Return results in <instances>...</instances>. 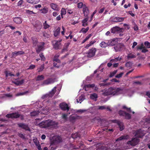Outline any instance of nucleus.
<instances>
[{"label": "nucleus", "mask_w": 150, "mask_h": 150, "mask_svg": "<svg viewBox=\"0 0 150 150\" xmlns=\"http://www.w3.org/2000/svg\"><path fill=\"white\" fill-rule=\"evenodd\" d=\"M91 36V34L88 35L87 36L85 39L83 40V41L81 43L83 44L85 42H86L87 40H88Z\"/></svg>", "instance_id": "nucleus-46"}, {"label": "nucleus", "mask_w": 150, "mask_h": 150, "mask_svg": "<svg viewBox=\"0 0 150 150\" xmlns=\"http://www.w3.org/2000/svg\"><path fill=\"white\" fill-rule=\"evenodd\" d=\"M37 125H38L41 128H46L49 127H55L58 124L57 122L53 121L50 120H48L43 121L39 124L35 123Z\"/></svg>", "instance_id": "nucleus-2"}, {"label": "nucleus", "mask_w": 150, "mask_h": 150, "mask_svg": "<svg viewBox=\"0 0 150 150\" xmlns=\"http://www.w3.org/2000/svg\"><path fill=\"white\" fill-rule=\"evenodd\" d=\"M33 142L36 146H37L38 145L40 144L39 141L37 140V139H34Z\"/></svg>", "instance_id": "nucleus-57"}, {"label": "nucleus", "mask_w": 150, "mask_h": 150, "mask_svg": "<svg viewBox=\"0 0 150 150\" xmlns=\"http://www.w3.org/2000/svg\"><path fill=\"white\" fill-rule=\"evenodd\" d=\"M85 5H83L82 2H80L78 4L77 7L79 8H81L83 6Z\"/></svg>", "instance_id": "nucleus-54"}, {"label": "nucleus", "mask_w": 150, "mask_h": 150, "mask_svg": "<svg viewBox=\"0 0 150 150\" xmlns=\"http://www.w3.org/2000/svg\"><path fill=\"white\" fill-rule=\"evenodd\" d=\"M44 79V76L43 75H39L38 76L36 80L37 81H41Z\"/></svg>", "instance_id": "nucleus-44"}, {"label": "nucleus", "mask_w": 150, "mask_h": 150, "mask_svg": "<svg viewBox=\"0 0 150 150\" xmlns=\"http://www.w3.org/2000/svg\"><path fill=\"white\" fill-rule=\"evenodd\" d=\"M83 144V143H81L80 145H78L77 146H74L73 145H72V146H73V147L74 149H75L79 148H80V147Z\"/></svg>", "instance_id": "nucleus-59"}, {"label": "nucleus", "mask_w": 150, "mask_h": 150, "mask_svg": "<svg viewBox=\"0 0 150 150\" xmlns=\"http://www.w3.org/2000/svg\"><path fill=\"white\" fill-rule=\"evenodd\" d=\"M5 73L6 75V77H8V76H15L14 74H12L11 73L8 72L7 71H6L5 72Z\"/></svg>", "instance_id": "nucleus-47"}, {"label": "nucleus", "mask_w": 150, "mask_h": 150, "mask_svg": "<svg viewBox=\"0 0 150 150\" xmlns=\"http://www.w3.org/2000/svg\"><path fill=\"white\" fill-rule=\"evenodd\" d=\"M50 6L51 8L54 11H59V8L57 4L52 3L50 4Z\"/></svg>", "instance_id": "nucleus-22"}, {"label": "nucleus", "mask_w": 150, "mask_h": 150, "mask_svg": "<svg viewBox=\"0 0 150 150\" xmlns=\"http://www.w3.org/2000/svg\"><path fill=\"white\" fill-rule=\"evenodd\" d=\"M111 33L113 34L120 33H123L124 31V28H120L116 26L113 27L111 29Z\"/></svg>", "instance_id": "nucleus-5"}, {"label": "nucleus", "mask_w": 150, "mask_h": 150, "mask_svg": "<svg viewBox=\"0 0 150 150\" xmlns=\"http://www.w3.org/2000/svg\"><path fill=\"white\" fill-rule=\"evenodd\" d=\"M59 54H57L55 55L53 59V61L56 62L58 63L60 62V61L58 59V58L59 57Z\"/></svg>", "instance_id": "nucleus-35"}, {"label": "nucleus", "mask_w": 150, "mask_h": 150, "mask_svg": "<svg viewBox=\"0 0 150 150\" xmlns=\"http://www.w3.org/2000/svg\"><path fill=\"white\" fill-rule=\"evenodd\" d=\"M66 13V11L65 9L64 8H62L61 11V15L62 16V18H63V15H65Z\"/></svg>", "instance_id": "nucleus-43"}, {"label": "nucleus", "mask_w": 150, "mask_h": 150, "mask_svg": "<svg viewBox=\"0 0 150 150\" xmlns=\"http://www.w3.org/2000/svg\"><path fill=\"white\" fill-rule=\"evenodd\" d=\"M42 27V23L40 22H37L34 25V29L36 31L39 32Z\"/></svg>", "instance_id": "nucleus-15"}, {"label": "nucleus", "mask_w": 150, "mask_h": 150, "mask_svg": "<svg viewBox=\"0 0 150 150\" xmlns=\"http://www.w3.org/2000/svg\"><path fill=\"white\" fill-rule=\"evenodd\" d=\"M59 105L61 109L64 110H67L68 111L69 110L68 105L65 103H61Z\"/></svg>", "instance_id": "nucleus-20"}, {"label": "nucleus", "mask_w": 150, "mask_h": 150, "mask_svg": "<svg viewBox=\"0 0 150 150\" xmlns=\"http://www.w3.org/2000/svg\"><path fill=\"white\" fill-rule=\"evenodd\" d=\"M145 48L143 43H142L140 46H137V50H142Z\"/></svg>", "instance_id": "nucleus-51"}, {"label": "nucleus", "mask_w": 150, "mask_h": 150, "mask_svg": "<svg viewBox=\"0 0 150 150\" xmlns=\"http://www.w3.org/2000/svg\"><path fill=\"white\" fill-rule=\"evenodd\" d=\"M57 87H58V86L54 87L49 93L43 96L42 97V98L43 99L45 98L48 99L52 97L56 91V90Z\"/></svg>", "instance_id": "nucleus-3"}, {"label": "nucleus", "mask_w": 150, "mask_h": 150, "mask_svg": "<svg viewBox=\"0 0 150 150\" xmlns=\"http://www.w3.org/2000/svg\"><path fill=\"white\" fill-rule=\"evenodd\" d=\"M39 56L41 58V60L42 61H45V58L44 56L43 53H40L39 54Z\"/></svg>", "instance_id": "nucleus-53"}, {"label": "nucleus", "mask_w": 150, "mask_h": 150, "mask_svg": "<svg viewBox=\"0 0 150 150\" xmlns=\"http://www.w3.org/2000/svg\"><path fill=\"white\" fill-rule=\"evenodd\" d=\"M57 147L55 146H53L52 145H51L49 147V150H54L56 149Z\"/></svg>", "instance_id": "nucleus-56"}, {"label": "nucleus", "mask_w": 150, "mask_h": 150, "mask_svg": "<svg viewBox=\"0 0 150 150\" xmlns=\"http://www.w3.org/2000/svg\"><path fill=\"white\" fill-rule=\"evenodd\" d=\"M114 48L116 52L120 51L122 50V46L120 44H117L115 46Z\"/></svg>", "instance_id": "nucleus-27"}, {"label": "nucleus", "mask_w": 150, "mask_h": 150, "mask_svg": "<svg viewBox=\"0 0 150 150\" xmlns=\"http://www.w3.org/2000/svg\"><path fill=\"white\" fill-rule=\"evenodd\" d=\"M43 28L45 29H46L49 28L50 26L47 23V21H45L44 22H43Z\"/></svg>", "instance_id": "nucleus-30"}, {"label": "nucleus", "mask_w": 150, "mask_h": 150, "mask_svg": "<svg viewBox=\"0 0 150 150\" xmlns=\"http://www.w3.org/2000/svg\"><path fill=\"white\" fill-rule=\"evenodd\" d=\"M18 126L23 129H25L27 130H29V128L28 125L23 123H19L18 124Z\"/></svg>", "instance_id": "nucleus-21"}, {"label": "nucleus", "mask_w": 150, "mask_h": 150, "mask_svg": "<svg viewBox=\"0 0 150 150\" xmlns=\"http://www.w3.org/2000/svg\"><path fill=\"white\" fill-rule=\"evenodd\" d=\"M54 81V80L53 79L51 78H49L44 81L42 85H49L53 83Z\"/></svg>", "instance_id": "nucleus-18"}, {"label": "nucleus", "mask_w": 150, "mask_h": 150, "mask_svg": "<svg viewBox=\"0 0 150 150\" xmlns=\"http://www.w3.org/2000/svg\"><path fill=\"white\" fill-rule=\"evenodd\" d=\"M44 69V64H43L39 68H38L37 69L39 70L38 71V72H40L42 71L43 69Z\"/></svg>", "instance_id": "nucleus-49"}, {"label": "nucleus", "mask_w": 150, "mask_h": 150, "mask_svg": "<svg viewBox=\"0 0 150 150\" xmlns=\"http://www.w3.org/2000/svg\"><path fill=\"white\" fill-rule=\"evenodd\" d=\"M124 18L116 17L111 18V19L112 21L117 23L123 21Z\"/></svg>", "instance_id": "nucleus-19"}, {"label": "nucleus", "mask_w": 150, "mask_h": 150, "mask_svg": "<svg viewBox=\"0 0 150 150\" xmlns=\"http://www.w3.org/2000/svg\"><path fill=\"white\" fill-rule=\"evenodd\" d=\"M119 114L120 115L125 116L126 119H129L131 118V116L130 114L122 110H120L119 112Z\"/></svg>", "instance_id": "nucleus-14"}, {"label": "nucleus", "mask_w": 150, "mask_h": 150, "mask_svg": "<svg viewBox=\"0 0 150 150\" xmlns=\"http://www.w3.org/2000/svg\"><path fill=\"white\" fill-rule=\"evenodd\" d=\"M32 40L33 41V45L36 46L38 42L37 39L34 37H32Z\"/></svg>", "instance_id": "nucleus-42"}, {"label": "nucleus", "mask_w": 150, "mask_h": 150, "mask_svg": "<svg viewBox=\"0 0 150 150\" xmlns=\"http://www.w3.org/2000/svg\"><path fill=\"white\" fill-rule=\"evenodd\" d=\"M121 57H117L115 58V59H112L110 60L111 62H117L118 61H120L122 59Z\"/></svg>", "instance_id": "nucleus-40"}, {"label": "nucleus", "mask_w": 150, "mask_h": 150, "mask_svg": "<svg viewBox=\"0 0 150 150\" xmlns=\"http://www.w3.org/2000/svg\"><path fill=\"white\" fill-rule=\"evenodd\" d=\"M86 18L82 21V25L85 27L88 25V17H85Z\"/></svg>", "instance_id": "nucleus-29"}, {"label": "nucleus", "mask_w": 150, "mask_h": 150, "mask_svg": "<svg viewBox=\"0 0 150 150\" xmlns=\"http://www.w3.org/2000/svg\"><path fill=\"white\" fill-rule=\"evenodd\" d=\"M90 88H93L96 90H97L98 89L97 87L95 86L94 84H87L85 85L84 87V88L86 91H89V89Z\"/></svg>", "instance_id": "nucleus-10"}, {"label": "nucleus", "mask_w": 150, "mask_h": 150, "mask_svg": "<svg viewBox=\"0 0 150 150\" xmlns=\"http://www.w3.org/2000/svg\"><path fill=\"white\" fill-rule=\"evenodd\" d=\"M136 56L132 53H129L128 54L127 58L128 59L135 58Z\"/></svg>", "instance_id": "nucleus-37"}, {"label": "nucleus", "mask_w": 150, "mask_h": 150, "mask_svg": "<svg viewBox=\"0 0 150 150\" xmlns=\"http://www.w3.org/2000/svg\"><path fill=\"white\" fill-rule=\"evenodd\" d=\"M111 81L112 82H119L120 81L117 80L116 79H113L111 80Z\"/></svg>", "instance_id": "nucleus-63"}, {"label": "nucleus", "mask_w": 150, "mask_h": 150, "mask_svg": "<svg viewBox=\"0 0 150 150\" xmlns=\"http://www.w3.org/2000/svg\"><path fill=\"white\" fill-rule=\"evenodd\" d=\"M24 54V52L22 51L15 52L12 53V55L13 57H16L18 55H21Z\"/></svg>", "instance_id": "nucleus-24"}, {"label": "nucleus", "mask_w": 150, "mask_h": 150, "mask_svg": "<svg viewBox=\"0 0 150 150\" xmlns=\"http://www.w3.org/2000/svg\"><path fill=\"white\" fill-rule=\"evenodd\" d=\"M20 116V115L18 112H13L11 114H7L6 117L8 118H18Z\"/></svg>", "instance_id": "nucleus-12"}, {"label": "nucleus", "mask_w": 150, "mask_h": 150, "mask_svg": "<svg viewBox=\"0 0 150 150\" xmlns=\"http://www.w3.org/2000/svg\"><path fill=\"white\" fill-rule=\"evenodd\" d=\"M123 74L124 73L123 72H121L120 74L117 75L115 76V77L118 78H120L122 76Z\"/></svg>", "instance_id": "nucleus-58"}, {"label": "nucleus", "mask_w": 150, "mask_h": 150, "mask_svg": "<svg viewBox=\"0 0 150 150\" xmlns=\"http://www.w3.org/2000/svg\"><path fill=\"white\" fill-rule=\"evenodd\" d=\"M24 81V80L22 79L21 80H16L13 82V83L17 85H20L23 83Z\"/></svg>", "instance_id": "nucleus-33"}, {"label": "nucleus", "mask_w": 150, "mask_h": 150, "mask_svg": "<svg viewBox=\"0 0 150 150\" xmlns=\"http://www.w3.org/2000/svg\"><path fill=\"white\" fill-rule=\"evenodd\" d=\"M129 138V136L128 135H124L121 136L116 140V141H121L122 139H127Z\"/></svg>", "instance_id": "nucleus-26"}, {"label": "nucleus", "mask_w": 150, "mask_h": 150, "mask_svg": "<svg viewBox=\"0 0 150 150\" xmlns=\"http://www.w3.org/2000/svg\"><path fill=\"white\" fill-rule=\"evenodd\" d=\"M111 121L113 123H115L117 124V125L120 128V131H122L124 129V126L122 122L116 120H112Z\"/></svg>", "instance_id": "nucleus-7"}, {"label": "nucleus", "mask_w": 150, "mask_h": 150, "mask_svg": "<svg viewBox=\"0 0 150 150\" xmlns=\"http://www.w3.org/2000/svg\"><path fill=\"white\" fill-rule=\"evenodd\" d=\"M13 21L16 24H20L22 23V20L21 17H18L14 18Z\"/></svg>", "instance_id": "nucleus-23"}, {"label": "nucleus", "mask_w": 150, "mask_h": 150, "mask_svg": "<svg viewBox=\"0 0 150 150\" xmlns=\"http://www.w3.org/2000/svg\"><path fill=\"white\" fill-rule=\"evenodd\" d=\"M85 99L84 96L82 95L79 97V98L77 99L76 101L77 103H81Z\"/></svg>", "instance_id": "nucleus-31"}, {"label": "nucleus", "mask_w": 150, "mask_h": 150, "mask_svg": "<svg viewBox=\"0 0 150 150\" xmlns=\"http://www.w3.org/2000/svg\"><path fill=\"white\" fill-rule=\"evenodd\" d=\"M35 67V65L31 64L30 66L28 68L27 70L33 69H34Z\"/></svg>", "instance_id": "nucleus-55"}, {"label": "nucleus", "mask_w": 150, "mask_h": 150, "mask_svg": "<svg viewBox=\"0 0 150 150\" xmlns=\"http://www.w3.org/2000/svg\"><path fill=\"white\" fill-rule=\"evenodd\" d=\"M43 36L46 38H49L50 37V35L46 33V32H44L42 33Z\"/></svg>", "instance_id": "nucleus-45"}, {"label": "nucleus", "mask_w": 150, "mask_h": 150, "mask_svg": "<svg viewBox=\"0 0 150 150\" xmlns=\"http://www.w3.org/2000/svg\"><path fill=\"white\" fill-rule=\"evenodd\" d=\"M96 51V49L94 48H92L89 50L87 56L88 57H91L94 56Z\"/></svg>", "instance_id": "nucleus-16"}, {"label": "nucleus", "mask_w": 150, "mask_h": 150, "mask_svg": "<svg viewBox=\"0 0 150 150\" xmlns=\"http://www.w3.org/2000/svg\"><path fill=\"white\" fill-rule=\"evenodd\" d=\"M123 88H121L111 87L108 89L104 88L100 91L104 96H108L110 95H117L122 93L123 91Z\"/></svg>", "instance_id": "nucleus-1"}, {"label": "nucleus", "mask_w": 150, "mask_h": 150, "mask_svg": "<svg viewBox=\"0 0 150 150\" xmlns=\"http://www.w3.org/2000/svg\"><path fill=\"white\" fill-rule=\"evenodd\" d=\"M139 142V139L137 138H135L131 140L128 142L127 144L134 146L137 145Z\"/></svg>", "instance_id": "nucleus-8"}, {"label": "nucleus", "mask_w": 150, "mask_h": 150, "mask_svg": "<svg viewBox=\"0 0 150 150\" xmlns=\"http://www.w3.org/2000/svg\"><path fill=\"white\" fill-rule=\"evenodd\" d=\"M61 41V40L52 41V43L54 48L56 50L60 49L62 47Z\"/></svg>", "instance_id": "nucleus-4"}, {"label": "nucleus", "mask_w": 150, "mask_h": 150, "mask_svg": "<svg viewBox=\"0 0 150 150\" xmlns=\"http://www.w3.org/2000/svg\"><path fill=\"white\" fill-rule=\"evenodd\" d=\"M123 108L124 109H126L127 111H128L129 112H131L130 108H127L125 106H123Z\"/></svg>", "instance_id": "nucleus-62"}, {"label": "nucleus", "mask_w": 150, "mask_h": 150, "mask_svg": "<svg viewBox=\"0 0 150 150\" xmlns=\"http://www.w3.org/2000/svg\"><path fill=\"white\" fill-rule=\"evenodd\" d=\"M89 29V27H87L86 28H83L79 31V33H82L83 34H85L88 31Z\"/></svg>", "instance_id": "nucleus-36"}, {"label": "nucleus", "mask_w": 150, "mask_h": 150, "mask_svg": "<svg viewBox=\"0 0 150 150\" xmlns=\"http://www.w3.org/2000/svg\"><path fill=\"white\" fill-rule=\"evenodd\" d=\"M78 117L76 115H71L69 117L70 120L72 122H74L75 120L78 118Z\"/></svg>", "instance_id": "nucleus-28"}, {"label": "nucleus", "mask_w": 150, "mask_h": 150, "mask_svg": "<svg viewBox=\"0 0 150 150\" xmlns=\"http://www.w3.org/2000/svg\"><path fill=\"white\" fill-rule=\"evenodd\" d=\"M40 113V112L38 110V111H34L31 112L30 114V115L32 116H35L38 115Z\"/></svg>", "instance_id": "nucleus-39"}, {"label": "nucleus", "mask_w": 150, "mask_h": 150, "mask_svg": "<svg viewBox=\"0 0 150 150\" xmlns=\"http://www.w3.org/2000/svg\"><path fill=\"white\" fill-rule=\"evenodd\" d=\"M44 42H40L38 45L37 47L36 48V51L37 53H39L40 52L44 50Z\"/></svg>", "instance_id": "nucleus-9"}, {"label": "nucleus", "mask_w": 150, "mask_h": 150, "mask_svg": "<svg viewBox=\"0 0 150 150\" xmlns=\"http://www.w3.org/2000/svg\"><path fill=\"white\" fill-rule=\"evenodd\" d=\"M144 44L147 48H150V43L148 41H146L144 42Z\"/></svg>", "instance_id": "nucleus-52"}, {"label": "nucleus", "mask_w": 150, "mask_h": 150, "mask_svg": "<svg viewBox=\"0 0 150 150\" xmlns=\"http://www.w3.org/2000/svg\"><path fill=\"white\" fill-rule=\"evenodd\" d=\"M40 1V0H33L32 1V4H36L38 3Z\"/></svg>", "instance_id": "nucleus-60"}, {"label": "nucleus", "mask_w": 150, "mask_h": 150, "mask_svg": "<svg viewBox=\"0 0 150 150\" xmlns=\"http://www.w3.org/2000/svg\"><path fill=\"white\" fill-rule=\"evenodd\" d=\"M83 11L84 16L85 17H88V15L89 13V11L88 8L86 5L83 6Z\"/></svg>", "instance_id": "nucleus-17"}, {"label": "nucleus", "mask_w": 150, "mask_h": 150, "mask_svg": "<svg viewBox=\"0 0 150 150\" xmlns=\"http://www.w3.org/2000/svg\"><path fill=\"white\" fill-rule=\"evenodd\" d=\"M61 138L60 136H55L52 138V142L54 144H57L61 142Z\"/></svg>", "instance_id": "nucleus-13"}, {"label": "nucleus", "mask_w": 150, "mask_h": 150, "mask_svg": "<svg viewBox=\"0 0 150 150\" xmlns=\"http://www.w3.org/2000/svg\"><path fill=\"white\" fill-rule=\"evenodd\" d=\"M111 41H106V42H102L100 44V46L102 47H105L109 45H112L113 44Z\"/></svg>", "instance_id": "nucleus-11"}, {"label": "nucleus", "mask_w": 150, "mask_h": 150, "mask_svg": "<svg viewBox=\"0 0 150 150\" xmlns=\"http://www.w3.org/2000/svg\"><path fill=\"white\" fill-rule=\"evenodd\" d=\"M98 96L97 94L96 93H93L91 95L90 98L92 100H94L95 101L97 100V98Z\"/></svg>", "instance_id": "nucleus-32"}, {"label": "nucleus", "mask_w": 150, "mask_h": 150, "mask_svg": "<svg viewBox=\"0 0 150 150\" xmlns=\"http://www.w3.org/2000/svg\"><path fill=\"white\" fill-rule=\"evenodd\" d=\"M133 28L135 31L137 30H138L139 29L138 26L136 24H135L134 25Z\"/></svg>", "instance_id": "nucleus-64"}, {"label": "nucleus", "mask_w": 150, "mask_h": 150, "mask_svg": "<svg viewBox=\"0 0 150 150\" xmlns=\"http://www.w3.org/2000/svg\"><path fill=\"white\" fill-rule=\"evenodd\" d=\"M117 70H115L111 72L109 75V77H112L117 72Z\"/></svg>", "instance_id": "nucleus-50"}, {"label": "nucleus", "mask_w": 150, "mask_h": 150, "mask_svg": "<svg viewBox=\"0 0 150 150\" xmlns=\"http://www.w3.org/2000/svg\"><path fill=\"white\" fill-rule=\"evenodd\" d=\"M42 13L45 14L47 13L48 11V8L47 7H45L43 9L41 10Z\"/></svg>", "instance_id": "nucleus-41"}, {"label": "nucleus", "mask_w": 150, "mask_h": 150, "mask_svg": "<svg viewBox=\"0 0 150 150\" xmlns=\"http://www.w3.org/2000/svg\"><path fill=\"white\" fill-rule=\"evenodd\" d=\"M133 64V63L131 62H127L125 64V66L128 68L131 67Z\"/></svg>", "instance_id": "nucleus-48"}, {"label": "nucleus", "mask_w": 150, "mask_h": 150, "mask_svg": "<svg viewBox=\"0 0 150 150\" xmlns=\"http://www.w3.org/2000/svg\"><path fill=\"white\" fill-rule=\"evenodd\" d=\"M98 109L99 110H103L105 109H107L109 111H111V110L110 109V108L109 106H107L106 105H103L102 106H97Z\"/></svg>", "instance_id": "nucleus-25"}, {"label": "nucleus", "mask_w": 150, "mask_h": 150, "mask_svg": "<svg viewBox=\"0 0 150 150\" xmlns=\"http://www.w3.org/2000/svg\"><path fill=\"white\" fill-rule=\"evenodd\" d=\"M80 136V134L78 132L72 134L71 135L73 139L79 138Z\"/></svg>", "instance_id": "nucleus-38"}, {"label": "nucleus", "mask_w": 150, "mask_h": 150, "mask_svg": "<svg viewBox=\"0 0 150 150\" xmlns=\"http://www.w3.org/2000/svg\"><path fill=\"white\" fill-rule=\"evenodd\" d=\"M133 133L134 136L138 138H141L145 134L144 131L141 129L137 130V131H134Z\"/></svg>", "instance_id": "nucleus-6"}, {"label": "nucleus", "mask_w": 150, "mask_h": 150, "mask_svg": "<svg viewBox=\"0 0 150 150\" xmlns=\"http://www.w3.org/2000/svg\"><path fill=\"white\" fill-rule=\"evenodd\" d=\"M67 12L69 14H72L73 13V11L71 9H68L67 8Z\"/></svg>", "instance_id": "nucleus-61"}, {"label": "nucleus", "mask_w": 150, "mask_h": 150, "mask_svg": "<svg viewBox=\"0 0 150 150\" xmlns=\"http://www.w3.org/2000/svg\"><path fill=\"white\" fill-rule=\"evenodd\" d=\"M60 28L58 27L57 29L54 32V35L55 37L58 36L60 32Z\"/></svg>", "instance_id": "nucleus-34"}]
</instances>
